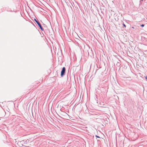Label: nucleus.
<instances>
[{"label": "nucleus", "mask_w": 147, "mask_h": 147, "mask_svg": "<svg viewBox=\"0 0 147 147\" xmlns=\"http://www.w3.org/2000/svg\"><path fill=\"white\" fill-rule=\"evenodd\" d=\"M66 69L65 67H63L61 72V76L63 77L65 74Z\"/></svg>", "instance_id": "1"}, {"label": "nucleus", "mask_w": 147, "mask_h": 147, "mask_svg": "<svg viewBox=\"0 0 147 147\" xmlns=\"http://www.w3.org/2000/svg\"><path fill=\"white\" fill-rule=\"evenodd\" d=\"M123 26H124L125 28V27H126V25H125V24H124V23H123Z\"/></svg>", "instance_id": "6"}, {"label": "nucleus", "mask_w": 147, "mask_h": 147, "mask_svg": "<svg viewBox=\"0 0 147 147\" xmlns=\"http://www.w3.org/2000/svg\"><path fill=\"white\" fill-rule=\"evenodd\" d=\"M145 78L147 80V76H146L145 77Z\"/></svg>", "instance_id": "7"}, {"label": "nucleus", "mask_w": 147, "mask_h": 147, "mask_svg": "<svg viewBox=\"0 0 147 147\" xmlns=\"http://www.w3.org/2000/svg\"><path fill=\"white\" fill-rule=\"evenodd\" d=\"M34 20L36 22V23L38 24V26L41 29V30L42 31L44 30V29L42 26L41 25L39 22L38 21V20H37L35 19H34Z\"/></svg>", "instance_id": "2"}, {"label": "nucleus", "mask_w": 147, "mask_h": 147, "mask_svg": "<svg viewBox=\"0 0 147 147\" xmlns=\"http://www.w3.org/2000/svg\"><path fill=\"white\" fill-rule=\"evenodd\" d=\"M120 61L119 60H118V61L117 62V63L116 64V65L117 66L119 67V66L121 64L120 63Z\"/></svg>", "instance_id": "3"}, {"label": "nucleus", "mask_w": 147, "mask_h": 147, "mask_svg": "<svg viewBox=\"0 0 147 147\" xmlns=\"http://www.w3.org/2000/svg\"><path fill=\"white\" fill-rule=\"evenodd\" d=\"M95 136L96 137V138H100V137L96 135Z\"/></svg>", "instance_id": "5"}, {"label": "nucleus", "mask_w": 147, "mask_h": 147, "mask_svg": "<svg viewBox=\"0 0 147 147\" xmlns=\"http://www.w3.org/2000/svg\"><path fill=\"white\" fill-rule=\"evenodd\" d=\"M132 28L134 29V28L133 27H132Z\"/></svg>", "instance_id": "8"}, {"label": "nucleus", "mask_w": 147, "mask_h": 147, "mask_svg": "<svg viewBox=\"0 0 147 147\" xmlns=\"http://www.w3.org/2000/svg\"><path fill=\"white\" fill-rule=\"evenodd\" d=\"M141 1V0H140ZM141 1H143V0H141Z\"/></svg>", "instance_id": "9"}, {"label": "nucleus", "mask_w": 147, "mask_h": 147, "mask_svg": "<svg viewBox=\"0 0 147 147\" xmlns=\"http://www.w3.org/2000/svg\"><path fill=\"white\" fill-rule=\"evenodd\" d=\"M140 26L142 27H143L144 26V24H142L140 25Z\"/></svg>", "instance_id": "4"}]
</instances>
